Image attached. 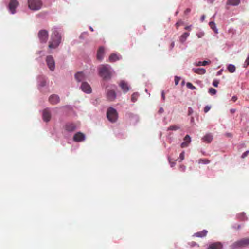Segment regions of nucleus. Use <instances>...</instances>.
Returning a JSON list of instances; mask_svg holds the SVG:
<instances>
[{"label": "nucleus", "instance_id": "5701e85b", "mask_svg": "<svg viewBox=\"0 0 249 249\" xmlns=\"http://www.w3.org/2000/svg\"><path fill=\"white\" fill-rule=\"evenodd\" d=\"M189 36V33H187V32H185L184 33L180 36V38H179V41L181 42V43H183L184 42L187 38Z\"/></svg>", "mask_w": 249, "mask_h": 249}, {"label": "nucleus", "instance_id": "412c9836", "mask_svg": "<svg viewBox=\"0 0 249 249\" xmlns=\"http://www.w3.org/2000/svg\"><path fill=\"white\" fill-rule=\"evenodd\" d=\"M240 2V0H227V5L236 6L238 5Z\"/></svg>", "mask_w": 249, "mask_h": 249}, {"label": "nucleus", "instance_id": "4c0bfd02", "mask_svg": "<svg viewBox=\"0 0 249 249\" xmlns=\"http://www.w3.org/2000/svg\"><path fill=\"white\" fill-rule=\"evenodd\" d=\"M219 84V81L217 80H214L213 82V85L215 87H217Z\"/></svg>", "mask_w": 249, "mask_h": 249}, {"label": "nucleus", "instance_id": "a19ab883", "mask_svg": "<svg viewBox=\"0 0 249 249\" xmlns=\"http://www.w3.org/2000/svg\"><path fill=\"white\" fill-rule=\"evenodd\" d=\"M210 109H211V106H206L204 108V111L205 113H207L210 110Z\"/></svg>", "mask_w": 249, "mask_h": 249}, {"label": "nucleus", "instance_id": "a878e982", "mask_svg": "<svg viewBox=\"0 0 249 249\" xmlns=\"http://www.w3.org/2000/svg\"><path fill=\"white\" fill-rule=\"evenodd\" d=\"M209 26L211 28L214 32L215 33H218V30L216 28L215 23L213 21H211L209 22Z\"/></svg>", "mask_w": 249, "mask_h": 249}, {"label": "nucleus", "instance_id": "c756f323", "mask_svg": "<svg viewBox=\"0 0 249 249\" xmlns=\"http://www.w3.org/2000/svg\"><path fill=\"white\" fill-rule=\"evenodd\" d=\"M139 94L138 93H134L131 96V101L133 102H135L137 100Z\"/></svg>", "mask_w": 249, "mask_h": 249}, {"label": "nucleus", "instance_id": "4468645a", "mask_svg": "<svg viewBox=\"0 0 249 249\" xmlns=\"http://www.w3.org/2000/svg\"><path fill=\"white\" fill-rule=\"evenodd\" d=\"M223 246L220 242L213 243L210 244L207 249H222Z\"/></svg>", "mask_w": 249, "mask_h": 249}, {"label": "nucleus", "instance_id": "37998d69", "mask_svg": "<svg viewBox=\"0 0 249 249\" xmlns=\"http://www.w3.org/2000/svg\"><path fill=\"white\" fill-rule=\"evenodd\" d=\"M231 100L232 101H233V102H235L237 100V96H233L232 98H231Z\"/></svg>", "mask_w": 249, "mask_h": 249}, {"label": "nucleus", "instance_id": "39448f33", "mask_svg": "<svg viewBox=\"0 0 249 249\" xmlns=\"http://www.w3.org/2000/svg\"><path fill=\"white\" fill-rule=\"evenodd\" d=\"M249 245V238H244L235 242L233 246L234 248H241Z\"/></svg>", "mask_w": 249, "mask_h": 249}, {"label": "nucleus", "instance_id": "bb28decb", "mask_svg": "<svg viewBox=\"0 0 249 249\" xmlns=\"http://www.w3.org/2000/svg\"><path fill=\"white\" fill-rule=\"evenodd\" d=\"M210 162V161L207 159H200L198 160L199 164H207Z\"/></svg>", "mask_w": 249, "mask_h": 249}, {"label": "nucleus", "instance_id": "f03ea898", "mask_svg": "<svg viewBox=\"0 0 249 249\" xmlns=\"http://www.w3.org/2000/svg\"><path fill=\"white\" fill-rule=\"evenodd\" d=\"M99 74L104 79H110L112 75L111 66L108 65H102L99 68Z\"/></svg>", "mask_w": 249, "mask_h": 249}, {"label": "nucleus", "instance_id": "864d4df0", "mask_svg": "<svg viewBox=\"0 0 249 249\" xmlns=\"http://www.w3.org/2000/svg\"><path fill=\"white\" fill-rule=\"evenodd\" d=\"M174 164H175V163H172L171 164V167H173V166L174 165Z\"/></svg>", "mask_w": 249, "mask_h": 249}, {"label": "nucleus", "instance_id": "49530a36", "mask_svg": "<svg viewBox=\"0 0 249 249\" xmlns=\"http://www.w3.org/2000/svg\"><path fill=\"white\" fill-rule=\"evenodd\" d=\"M203 33H199L197 34V36H198V38H201L203 36Z\"/></svg>", "mask_w": 249, "mask_h": 249}, {"label": "nucleus", "instance_id": "58836bf2", "mask_svg": "<svg viewBox=\"0 0 249 249\" xmlns=\"http://www.w3.org/2000/svg\"><path fill=\"white\" fill-rule=\"evenodd\" d=\"M249 150H247L246 151H245V152H244L242 156H241V158H245V157H246L248 155H249Z\"/></svg>", "mask_w": 249, "mask_h": 249}, {"label": "nucleus", "instance_id": "e433bc0d", "mask_svg": "<svg viewBox=\"0 0 249 249\" xmlns=\"http://www.w3.org/2000/svg\"><path fill=\"white\" fill-rule=\"evenodd\" d=\"M180 80V77H178V76H175V84L176 85H177L178 84L179 81Z\"/></svg>", "mask_w": 249, "mask_h": 249}, {"label": "nucleus", "instance_id": "8fccbe9b", "mask_svg": "<svg viewBox=\"0 0 249 249\" xmlns=\"http://www.w3.org/2000/svg\"><path fill=\"white\" fill-rule=\"evenodd\" d=\"M164 111V110L163 109V108H160V109L159 110V113H163Z\"/></svg>", "mask_w": 249, "mask_h": 249}, {"label": "nucleus", "instance_id": "f257e3e1", "mask_svg": "<svg viewBox=\"0 0 249 249\" xmlns=\"http://www.w3.org/2000/svg\"><path fill=\"white\" fill-rule=\"evenodd\" d=\"M61 35L56 30H54L51 35V40L49 42V48L55 49L57 48L61 42Z\"/></svg>", "mask_w": 249, "mask_h": 249}, {"label": "nucleus", "instance_id": "f8f14e48", "mask_svg": "<svg viewBox=\"0 0 249 249\" xmlns=\"http://www.w3.org/2000/svg\"><path fill=\"white\" fill-rule=\"evenodd\" d=\"M49 101L51 104L53 105H55L59 102L60 99L58 95L53 94L50 96L49 98Z\"/></svg>", "mask_w": 249, "mask_h": 249}, {"label": "nucleus", "instance_id": "3c124183", "mask_svg": "<svg viewBox=\"0 0 249 249\" xmlns=\"http://www.w3.org/2000/svg\"><path fill=\"white\" fill-rule=\"evenodd\" d=\"M162 98L163 100L165 99V94L163 91L162 92Z\"/></svg>", "mask_w": 249, "mask_h": 249}, {"label": "nucleus", "instance_id": "aec40b11", "mask_svg": "<svg viewBox=\"0 0 249 249\" xmlns=\"http://www.w3.org/2000/svg\"><path fill=\"white\" fill-rule=\"evenodd\" d=\"M202 140L204 142H206L207 143H210L213 140V136L210 134H207L204 136Z\"/></svg>", "mask_w": 249, "mask_h": 249}, {"label": "nucleus", "instance_id": "6ab92c4d", "mask_svg": "<svg viewBox=\"0 0 249 249\" xmlns=\"http://www.w3.org/2000/svg\"><path fill=\"white\" fill-rule=\"evenodd\" d=\"M76 125L73 123L67 124L65 125V129L68 131H73L76 129Z\"/></svg>", "mask_w": 249, "mask_h": 249}, {"label": "nucleus", "instance_id": "de8ad7c7", "mask_svg": "<svg viewBox=\"0 0 249 249\" xmlns=\"http://www.w3.org/2000/svg\"><path fill=\"white\" fill-rule=\"evenodd\" d=\"M174 45H175V43L174 42H172L171 44H170V49H172L173 48V47H174Z\"/></svg>", "mask_w": 249, "mask_h": 249}, {"label": "nucleus", "instance_id": "7ed1b4c3", "mask_svg": "<svg viewBox=\"0 0 249 249\" xmlns=\"http://www.w3.org/2000/svg\"><path fill=\"white\" fill-rule=\"evenodd\" d=\"M29 8L34 11L38 10L42 6V2L40 0H28Z\"/></svg>", "mask_w": 249, "mask_h": 249}, {"label": "nucleus", "instance_id": "2f4dec72", "mask_svg": "<svg viewBox=\"0 0 249 249\" xmlns=\"http://www.w3.org/2000/svg\"><path fill=\"white\" fill-rule=\"evenodd\" d=\"M179 129V127L178 126H177V125H171V126H169L167 130H174V131H175V130H178Z\"/></svg>", "mask_w": 249, "mask_h": 249}, {"label": "nucleus", "instance_id": "a211bd4d", "mask_svg": "<svg viewBox=\"0 0 249 249\" xmlns=\"http://www.w3.org/2000/svg\"><path fill=\"white\" fill-rule=\"evenodd\" d=\"M107 98L110 101H113L116 98V93L113 90H108L107 92Z\"/></svg>", "mask_w": 249, "mask_h": 249}, {"label": "nucleus", "instance_id": "5fc2aeb1", "mask_svg": "<svg viewBox=\"0 0 249 249\" xmlns=\"http://www.w3.org/2000/svg\"><path fill=\"white\" fill-rule=\"evenodd\" d=\"M90 29L91 30V31H93V29L92 27H90Z\"/></svg>", "mask_w": 249, "mask_h": 249}, {"label": "nucleus", "instance_id": "4d7b16f0", "mask_svg": "<svg viewBox=\"0 0 249 249\" xmlns=\"http://www.w3.org/2000/svg\"><path fill=\"white\" fill-rule=\"evenodd\" d=\"M191 111H190L189 110V114H191Z\"/></svg>", "mask_w": 249, "mask_h": 249}, {"label": "nucleus", "instance_id": "393cba45", "mask_svg": "<svg viewBox=\"0 0 249 249\" xmlns=\"http://www.w3.org/2000/svg\"><path fill=\"white\" fill-rule=\"evenodd\" d=\"M207 231L206 230H203L201 231L195 233V235L198 237H203L206 235Z\"/></svg>", "mask_w": 249, "mask_h": 249}, {"label": "nucleus", "instance_id": "ddd939ff", "mask_svg": "<svg viewBox=\"0 0 249 249\" xmlns=\"http://www.w3.org/2000/svg\"><path fill=\"white\" fill-rule=\"evenodd\" d=\"M119 86L124 93L127 92L129 90V87L124 81L122 80L120 81Z\"/></svg>", "mask_w": 249, "mask_h": 249}, {"label": "nucleus", "instance_id": "9b49d317", "mask_svg": "<svg viewBox=\"0 0 249 249\" xmlns=\"http://www.w3.org/2000/svg\"><path fill=\"white\" fill-rule=\"evenodd\" d=\"M85 135L81 132L76 133L73 136V140L75 142H81L85 140Z\"/></svg>", "mask_w": 249, "mask_h": 249}, {"label": "nucleus", "instance_id": "c9c22d12", "mask_svg": "<svg viewBox=\"0 0 249 249\" xmlns=\"http://www.w3.org/2000/svg\"><path fill=\"white\" fill-rule=\"evenodd\" d=\"M183 24H184V23L182 21L179 20L176 23L175 25L177 27V29H178L179 26L182 25H183Z\"/></svg>", "mask_w": 249, "mask_h": 249}, {"label": "nucleus", "instance_id": "6e6552de", "mask_svg": "<svg viewBox=\"0 0 249 249\" xmlns=\"http://www.w3.org/2000/svg\"><path fill=\"white\" fill-rule=\"evenodd\" d=\"M19 3L16 0H11L9 5L8 8L12 14L16 13V8L18 6Z\"/></svg>", "mask_w": 249, "mask_h": 249}, {"label": "nucleus", "instance_id": "72a5a7b5", "mask_svg": "<svg viewBox=\"0 0 249 249\" xmlns=\"http://www.w3.org/2000/svg\"><path fill=\"white\" fill-rule=\"evenodd\" d=\"M209 93L211 95H215L216 93V90L213 88H211L209 89Z\"/></svg>", "mask_w": 249, "mask_h": 249}, {"label": "nucleus", "instance_id": "f704fd0d", "mask_svg": "<svg viewBox=\"0 0 249 249\" xmlns=\"http://www.w3.org/2000/svg\"><path fill=\"white\" fill-rule=\"evenodd\" d=\"M249 65V55L248 56L247 58L245 60L244 64V67L247 68Z\"/></svg>", "mask_w": 249, "mask_h": 249}, {"label": "nucleus", "instance_id": "603ef678", "mask_svg": "<svg viewBox=\"0 0 249 249\" xmlns=\"http://www.w3.org/2000/svg\"><path fill=\"white\" fill-rule=\"evenodd\" d=\"M235 109H231V113H234V112H235Z\"/></svg>", "mask_w": 249, "mask_h": 249}, {"label": "nucleus", "instance_id": "c03bdc74", "mask_svg": "<svg viewBox=\"0 0 249 249\" xmlns=\"http://www.w3.org/2000/svg\"><path fill=\"white\" fill-rule=\"evenodd\" d=\"M191 11V9L190 8H187L186 9V10L185 11L184 13L185 14H187L188 13H190Z\"/></svg>", "mask_w": 249, "mask_h": 249}, {"label": "nucleus", "instance_id": "f3484780", "mask_svg": "<svg viewBox=\"0 0 249 249\" xmlns=\"http://www.w3.org/2000/svg\"><path fill=\"white\" fill-rule=\"evenodd\" d=\"M75 78L77 82H80L85 79V76L82 72H78L75 74Z\"/></svg>", "mask_w": 249, "mask_h": 249}, {"label": "nucleus", "instance_id": "1a4fd4ad", "mask_svg": "<svg viewBox=\"0 0 249 249\" xmlns=\"http://www.w3.org/2000/svg\"><path fill=\"white\" fill-rule=\"evenodd\" d=\"M81 89L82 91L87 93H90L92 91L90 86L86 82H84L82 83Z\"/></svg>", "mask_w": 249, "mask_h": 249}, {"label": "nucleus", "instance_id": "9d476101", "mask_svg": "<svg viewBox=\"0 0 249 249\" xmlns=\"http://www.w3.org/2000/svg\"><path fill=\"white\" fill-rule=\"evenodd\" d=\"M42 117L43 120L46 122H48L50 121L51 117V112L48 108L45 109L43 111L42 113Z\"/></svg>", "mask_w": 249, "mask_h": 249}, {"label": "nucleus", "instance_id": "b1692460", "mask_svg": "<svg viewBox=\"0 0 249 249\" xmlns=\"http://www.w3.org/2000/svg\"><path fill=\"white\" fill-rule=\"evenodd\" d=\"M119 60V57L116 54H111L109 57V61L111 62Z\"/></svg>", "mask_w": 249, "mask_h": 249}, {"label": "nucleus", "instance_id": "cd10ccee", "mask_svg": "<svg viewBox=\"0 0 249 249\" xmlns=\"http://www.w3.org/2000/svg\"><path fill=\"white\" fill-rule=\"evenodd\" d=\"M227 68L229 71L231 73H233L236 70V67L232 64H229Z\"/></svg>", "mask_w": 249, "mask_h": 249}, {"label": "nucleus", "instance_id": "423d86ee", "mask_svg": "<svg viewBox=\"0 0 249 249\" xmlns=\"http://www.w3.org/2000/svg\"><path fill=\"white\" fill-rule=\"evenodd\" d=\"M38 36L41 43H46L48 39V32L45 30H41L39 31Z\"/></svg>", "mask_w": 249, "mask_h": 249}, {"label": "nucleus", "instance_id": "79ce46f5", "mask_svg": "<svg viewBox=\"0 0 249 249\" xmlns=\"http://www.w3.org/2000/svg\"><path fill=\"white\" fill-rule=\"evenodd\" d=\"M186 169V166L184 165H181L179 166V170L181 172H184Z\"/></svg>", "mask_w": 249, "mask_h": 249}, {"label": "nucleus", "instance_id": "7c9ffc66", "mask_svg": "<svg viewBox=\"0 0 249 249\" xmlns=\"http://www.w3.org/2000/svg\"><path fill=\"white\" fill-rule=\"evenodd\" d=\"M210 63V61H204L203 62L199 61L196 64V66H206L207 64H209Z\"/></svg>", "mask_w": 249, "mask_h": 249}, {"label": "nucleus", "instance_id": "a18cd8bd", "mask_svg": "<svg viewBox=\"0 0 249 249\" xmlns=\"http://www.w3.org/2000/svg\"><path fill=\"white\" fill-rule=\"evenodd\" d=\"M191 26H187L186 27H185L184 29L186 30H189V31H190L191 30Z\"/></svg>", "mask_w": 249, "mask_h": 249}, {"label": "nucleus", "instance_id": "0eeeda50", "mask_svg": "<svg viewBox=\"0 0 249 249\" xmlns=\"http://www.w3.org/2000/svg\"><path fill=\"white\" fill-rule=\"evenodd\" d=\"M46 61L50 70L53 71L55 68V62L53 57L51 55L47 56Z\"/></svg>", "mask_w": 249, "mask_h": 249}, {"label": "nucleus", "instance_id": "c85d7f7f", "mask_svg": "<svg viewBox=\"0 0 249 249\" xmlns=\"http://www.w3.org/2000/svg\"><path fill=\"white\" fill-rule=\"evenodd\" d=\"M238 218L240 219L242 221H245V220H247V219L245 216V213H243L238 214Z\"/></svg>", "mask_w": 249, "mask_h": 249}, {"label": "nucleus", "instance_id": "09e8293b", "mask_svg": "<svg viewBox=\"0 0 249 249\" xmlns=\"http://www.w3.org/2000/svg\"><path fill=\"white\" fill-rule=\"evenodd\" d=\"M205 18V15H202V16H201V18H200L201 21L202 22H203V21L204 20Z\"/></svg>", "mask_w": 249, "mask_h": 249}, {"label": "nucleus", "instance_id": "20e7f679", "mask_svg": "<svg viewBox=\"0 0 249 249\" xmlns=\"http://www.w3.org/2000/svg\"><path fill=\"white\" fill-rule=\"evenodd\" d=\"M107 117L111 122H115L118 117L116 110L112 107H109L107 112Z\"/></svg>", "mask_w": 249, "mask_h": 249}, {"label": "nucleus", "instance_id": "4be33fe9", "mask_svg": "<svg viewBox=\"0 0 249 249\" xmlns=\"http://www.w3.org/2000/svg\"><path fill=\"white\" fill-rule=\"evenodd\" d=\"M193 71L198 74H203L206 72V70L204 68H197V69H193Z\"/></svg>", "mask_w": 249, "mask_h": 249}, {"label": "nucleus", "instance_id": "2eb2a0df", "mask_svg": "<svg viewBox=\"0 0 249 249\" xmlns=\"http://www.w3.org/2000/svg\"><path fill=\"white\" fill-rule=\"evenodd\" d=\"M184 142L181 143V147L182 148L186 147L188 146L191 142V138L189 135H187L184 138Z\"/></svg>", "mask_w": 249, "mask_h": 249}, {"label": "nucleus", "instance_id": "ea45409f", "mask_svg": "<svg viewBox=\"0 0 249 249\" xmlns=\"http://www.w3.org/2000/svg\"><path fill=\"white\" fill-rule=\"evenodd\" d=\"M179 159L180 160V161H182L184 159V152H182L179 155Z\"/></svg>", "mask_w": 249, "mask_h": 249}, {"label": "nucleus", "instance_id": "6e6d98bb", "mask_svg": "<svg viewBox=\"0 0 249 249\" xmlns=\"http://www.w3.org/2000/svg\"><path fill=\"white\" fill-rule=\"evenodd\" d=\"M220 74V71H219L218 72L217 74H218V75H219V74Z\"/></svg>", "mask_w": 249, "mask_h": 249}, {"label": "nucleus", "instance_id": "473e14b6", "mask_svg": "<svg viewBox=\"0 0 249 249\" xmlns=\"http://www.w3.org/2000/svg\"><path fill=\"white\" fill-rule=\"evenodd\" d=\"M186 86L188 88L192 89V90H194V89H196V87H195L194 86H193L192 85V83H190V82H187V84H186Z\"/></svg>", "mask_w": 249, "mask_h": 249}, {"label": "nucleus", "instance_id": "dca6fc26", "mask_svg": "<svg viewBox=\"0 0 249 249\" xmlns=\"http://www.w3.org/2000/svg\"><path fill=\"white\" fill-rule=\"evenodd\" d=\"M104 48L103 47H100L97 52V58L99 60H102L104 57Z\"/></svg>", "mask_w": 249, "mask_h": 249}]
</instances>
